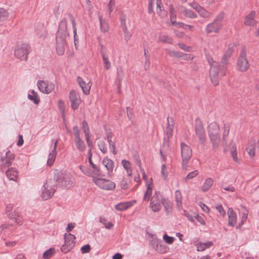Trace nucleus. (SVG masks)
Here are the masks:
<instances>
[{
    "mask_svg": "<svg viewBox=\"0 0 259 259\" xmlns=\"http://www.w3.org/2000/svg\"><path fill=\"white\" fill-rule=\"evenodd\" d=\"M182 14L186 17L194 19L197 18V14L192 12L191 10L185 7H182L179 9Z\"/></svg>",
    "mask_w": 259,
    "mask_h": 259,
    "instance_id": "nucleus-33",
    "label": "nucleus"
},
{
    "mask_svg": "<svg viewBox=\"0 0 259 259\" xmlns=\"http://www.w3.org/2000/svg\"><path fill=\"white\" fill-rule=\"evenodd\" d=\"M167 126L166 130V135L168 138H171L173 134L174 123L172 118L169 117L167 119Z\"/></svg>",
    "mask_w": 259,
    "mask_h": 259,
    "instance_id": "nucleus-35",
    "label": "nucleus"
},
{
    "mask_svg": "<svg viewBox=\"0 0 259 259\" xmlns=\"http://www.w3.org/2000/svg\"><path fill=\"white\" fill-rule=\"evenodd\" d=\"M195 133L199 138V142L203 144L205 141V134L202 122L199 119L195 120Z\"/></svg>",
    "mask_w": 259,
    "mask_h": 259,
    "instance_id": "nucleus-12",
    "label": "nucleus"
},
{
    "mask_svg": "<svg viewBox=\"0 0 259 259\" xmlns=\"http://www.w3.org/2000/svg\"><path fill=\"white\" fill-rule=\"evenodd\" d=\"M176 13L173 8H170V20L171 24L177 27H183L185 24L181 22H176Z\"/></svg>",
    "mask_w": 259,
    "mask_h": 259,
    "instance_id": "nucleus-26",
    "label": "nucleus"
},
{
    "mask_svg": "<svg viewBox=\"0 0 259 259\" xmlns=\"http://www.w3.org/2000/svg\"><path fill=\"white\" fill-rule=\"evenodd\" d=\"M228 215V225L231 227H234L236 223L237 215L232 208H229L227 211Z\"/></svg>",
    "mask_w": 259,
    "mask_h": 259,
    "instance_id": "nucleus-23",
    "label": "nucleus"
},
{
    "mask_svg": "<svg viewBox=\"0 0 259 259\" xmlns=\"http://www.w3.org/2000/svg\"><path fill=\"white\" fill-rule=\"evenodd\" d=\"M77 81L83 93L86 95L89 94L92 85L91 82L89 80L87 81L83 80L82 78L80 77L77 78Z\"/></svg>",
    "mask_w": 259,
    "mask_h": 259,
    "instance_id": "nucleus-19",
    "label": "nucleus"
},
{
    "mask_svg": "<svg viewBox=\"0 0 259 259\" xmlns=\"http://www.w3.org/2000/svg\"><path fill=\"white\" fill-rule=\"evenodd\" d=\"M216 209L220 213V214L223 217H224L226 214V212L224 210L222 205H218L215 206Z\"/></svg>",
    "mask_w": 259,
    "mask_h": 259,
    "instance_id": "nucleus-64",
    "label": "nucleus"
},
{
    "mask_svg": "<svg viewBox=\"0 0 259 259\" xmlns=\"http://www.w3.org/2000/svg\"><path fill=\"white\" fill-rule=\"evenodd\" d=\"M168 247L162 243H157L155 247V250L159 253H165L168 250Z\"/></svg>",
    "mask_w": 259,
    "mask_h": 259,
    "instance_id": "nucleus-42",
    "label": "nucleus"
},
{
    "mask_svg": "<svg viewBox=\"0 0 259 259\" xmlns=\"http://www.w3.org/2000/svg\"><path fill=\"white\" fill-rule=\"evenodd\" d=\"M207 61L210 65L209 77L211 82L214 85L219 84V64L210 56H207Z\"/></svg>",
    "mask_w": 259,
    "mask_h": 259,
    "instance_id": "nucleus-3",
    "label": "nucleus"
},
{
    "mask_svg": "<svg viewBox=\"0 0 259 259\" xmlns=\"http://www.w3.org/2000/svg\"><path fill=\"white\" fill-rule=\"evenodd\" d=\"M39 90L44 94H49L55 89V85L53 83L45 80H39L37 83Z\"/></svg>",
    "mask_w": 259,
    "mask_h": 259,
    "instance_id": "nucleus-10",
    "label": "nucleus"
},
{
    "mask_svg": "<svg viewBox=\"0 0 259 259\" xmlns=\"http://www.w3.org/2000/svg\"><path fill=\"white\" fill-rule=\"evenodd\" d=\"M233 52V47L229 46L228 50L225 53L222 59V63L226 64L228 63V60L231 56Z\"/></svg>",
    "mask_w": 259,
    "mask_h": 259,
    "instance_id": "nucleus-40",
    "label": "nucleus"
},
{
    "mask_svg": "<svg viewBox=\"0 0 259 259\" xmlns=\"http://www.w3.org/2000/svg\"><path fill=\"white\" fill-rule=\"evenodd\" d=\"M222 25L212 21L207 24L205 27V32L207 34L211 33H218L222 28Z\"/></svg>",
    "mask_w": 259,
    "mask_h": 259,
    "instance_id": "nucleus-18",
    "label": "nucleus"
},
{
    "mask_svg": "<svg viewBox=\"0 0 259 259\" xmlns=\"http://www.w3.org/2000/svg\"><path fill=\"white\" fill-rule=\"evenodd\" d=\"M250 65L246 58L245 52L242 51L237 62V69L241 72H245L249 68Z\"/></svg>",
    "mask_w": 259,
    "mask_h": 259,
    "instance_id": "nucleus-9",
    "label": "nucleus"
},
{
    "mask_svg": "<svg viewBox=\"0 0 259 259\" xmlns=\"http://www.w3.org/2000/svg\"><path fill=\"white\" fill-rule=\"evenodd\" d=\"M175 198L178 208L179 209H181L182 204V195L180 191H176L175 194Z\"/></svg>",
    "mask_w": 259,
    "mask_h": 259,
    "instance_id": "nucleus-38",
    "label": "nucleus"
},
{
    "mask_svg": "<svg viewBox=\"0 0 259 259\" xmlns=\"http://www.w3.org/2000/svg\"><path fill=\"white\" fill-rule=\"evenodd\" d=\"M56 185L54 180H48L44 184L41 190V197L44 200H48L52 197L56 190Z\"/></svg>",
    "mask_w": 259,
    "mask_h": 259,
    "instance_id": "nucleus-4",
    "label": "nucleus"
},
{
    "mask_svg": "<svg viewBox=\"0 0 259 259\" xmlns=\"http://www.w3.org/2000/svg\"><path fill=\"white\" fill-rule=\"evenodd\" d=\"M69 100L72 108L73 110L77 109L81 102L79 95L75 91H71L69 95Z\"/></svg>",
    "mask_w": 259,
    "mask_h": 259,
    "instance_id": "nucleus-15",
    "label": "nucleus"
},
{
    "mask_svg": "<svg viewBox=\"0 0 259 259\" xmlns=\"http://www.w3.org/2000/svg\"><path fill=\"white\" fill-rule=\"evenodd\" d=\"M99 20L100 22V28L102 31L106 32L108 30L109 27L106 22L103 21L102 18L100 16Z\"/></svg>",
    "mask_w": 259,
    "mask_h": 259,
    "instance_id": "nucleus-52",
    "label": "nucleus"
},
{
    "mask_svg": "<svg viewBox=\"0 0 259 259\" xmlns=\"http://www.w3.org/2000/svg\"><path fill=\"white\" fill-rule=\"evenodd\" d=\"M36 33L38 37L41 39L45 38L47 35L46 29L42 25L40 26L39 29L36 30Z\"/></svg>",
    "mask_w": 259,
    "mask_h": 259,
    "instance_id": "nucleus-43",
    "label": "nucleus"
},
{
    "mask_svg": "<svg viewBox=\"0 0 259 259\" xmlns=\"http://www.w3.org/2000/svg\"><path fill=\"white\" fill-rule=\"evenodd\" d=\"M197 12L199 13V15L203 18H206L211 17V13L206 11L202 7L200 8Z\"/></svg>",
    "mask_w": 259,
    "mask_h": 259,
    "instance_id": "nucleus-45",
    "label": "nucleus"
},
{
    "mask_svg": "<svg viewBox=\"0 0 259 259\" xmlns=\"http://www.w3.org/2000/svg\"><path fill=\"white\" fill-rule=\"evenodd\" d=\"M248 213V210L245 208L243 207L241 210V222L239 224V227L242 226L244 222L246 220Z\"/></svg>",
    "mask_w": 259,
    "mask_h": 259,
    "instance_id": "nucleus-49",
    "label": "nucleus"
},
{
    "mask_svg": "<svg viewBox=\"0 0 259 259\" xmlns=\"http://www.w3.org/2000/svg\"><path fill=\"white\" fill-rule=\"evenodd\" d=\"M94 183L100 189L105 190H113L115 188L114 182L104 178L94 177Z\"/></svg>",
    "mask_w": 259,
    "mask_h": 259,
    "instance_id": "nucleus-5",
    "label": "nucleus"
},
{
    "mask_svg": "<svg viewBox=\"0 0 259 259\" xmlns=\"http://www.w3.org/2000/svg\"><path fill=\"white\" fill-rule=\"evenodd\" d=\"M102 56L103 63L104 65V68L106 70L110 69L111 68V64L109 60L108 56L104 53H103Z\"/></svg>",
    "mask_w": 259,
    "mask_h": 259,
    "instance_id": "nucleus-46",
    "label": "nucleus"
},
{
    "mask_svg": "<svg viewBox=\"0 0 259 259\" xmlns=\"http://www.w3.org/2000/svg\"><path fill=\"white\" fill-rule=\"evenodd\" d=\"M213 245L211 241H207L205 243L199 242L196 244L197 250L198 251H203L206 248H209Z\"/></svg>",
    "mask_w": 259,
    "mask_h": 259,
    "instance_id": "nucleus-37",
    "label": "nucleus"
},
{
    "mask_svg": "<svg viewBox=\"0 0 259 259\" xmlns=\"http://www.w3.org/2000/svg\"><path fill=\"white\" fill-rule=\"evenodd\" d=\"M99 221L101 223L103 224L107 229H110L113 227V224L112 223L107 222L105 218H100Z\"/></svg>",
    "mask_w": 259,
    "mask_h": 259,
    "instance_id": "nucleus-53",
    "label": "nucleus"
},
{
    "mask_svg": "<svg viewBox=\"0 0 259 259\" xmlns=\"http://www.w3.org/2000/svg\"><path fill=\"white\" fill-rule=\"evenodd\" d=\"M166 51L167 52V54L170 57H176L177 58H180L182 52L179 51H176L170 49H166Z\"/></svg>",
    "mask_w": 259,
    "mask_h": 259,
    "instance_id": "nucleus-51",
    "label": "nucleus"
},
{
    "mask_svg": "<svg viewBox=\"0 0 259 259\" xmlns=\"http://www.w3.org/2000/svg\"><path fill=\"white\" fill-rule=\"evenodd\" d=\"M55 251L54 248H51L46 250L43 254V258L44 259L50 258L54 254Z\"/></svg>",
    "mask_w": 259,
    "mask_h": 259,
    "instance_id": "nucleus-50",
    "label": "nucleus"
},
{
    "mask_svg": "<svg viewBox=\"0 0 259 259\" xmlns=\"http://www.w3.org/2000/svg\"><path fill=\"white\" fill-rule=\"evenodd\" d=\"M29 52V46L27 44H22L16 47L15 50V56L22 61H26Z\"/></svg>",
    "mask_w": 259,
    "mask_h": 259,
    "instance_id": "nucleus-7",
    "label": "nucleus"
},
{
    "mask_svg": "<svg viewBox=\"0 0 259 259\" xmlns=\"http://www.w3.org/2000/svg\"><path fill=\"white\" fill-rule=\"evenodd\" d=\"M65 243L62 245L61 249L68 252L71 249L75 244V237L74 235L68 233L64 235Z\"/></svg>",
    "mask_w": 259,
    "mask_h": 259,
    "instance_id": "nucleus-11",
    "label": "nucleus"
},
{
    "mask_svg": "<svg viewBox=\"0 0 259 259\" xmlns=\"http://www.w3.org/2000/svg\"><path fill=\"white\" fill-rule=\"evenodd\" d=\"M6 174L9 180L17 181L18 172L16 168L13 167L9 168L6 171Z\"/></svg>",
    "mask_w": 259,
    "mask_h": 259,
    "instance_id": "nucleus-30",
    "label": "nucleus"
},
{
    "mask_svg": "<svg viewBox=\"0 0 259 259\" xmlns=\"http://www.w3.org/2000/svg\"><path fill=\"white\" fill-rule=\"evenodd\" d=\"M58 107L62 115H64L65 111V102L62 100H59L58 102Z\"/></svg>",
    "mask_w": 259,
    "mask_h": 259,
    "instance_id": "nucleus-56",
    "label": "nucleus"
},
{
    "mask_svg": "<svg viewBox=\"0 0 259 259\" xmlns=\"http://www.w3.org/2000/svg\"><path fill=\"white\" fill-rule=\"evenodd\" d=\"M163 239L168 244H171L175 240V238L174 237L169 236L166 234H165L163 236Z\"/></svg>",
    "mask_w": 259,
    "mask_h": 259,
    "instance_id": "nucleus-60",
    "label": "nucleus"
},
{
    "mask_svg": "<svg viewBox=\"0 0 259 259\" xmlns=\"http://www.w3.org/2000/svg\"><path fill=\"white\" fill-rule=\"evenodd\" d=\"M181 156L182 158V166L186 168L187 164L192 156V150L190 147L184 143L181 144Z\"/></svg>",
    "mask_w": 259,
    "mask_h": 259,
    "instance_id": "nucleus-8",
    "label": "nucleus"
},
{
    "mask_svg": "<svg viewBox=\"0 0 259 259\" xmlns=\"http://www.w3.org/2000/svg\"><path fill=\"white\" fill-rule=\"evenodd\" d=\"M155 4L156 5L157 13L162 17L166 16L165 11L160 5L161 0H149V13H150L152 12V6Z\"/></svg>",
    "mask_w": 259,
    "mask_h": 259,
    "instance_id": "nucleus-14",
    "label": "nucleus"
},
{
    "mask_svg": "<svg viewBox=\"0 0 259 259\" xmlns=\"http://www.w3.org/2000/svg\"><path fill=\"white\" fill-rule=\"evenodd\" d=\"M213 180L212 178H207L200 187V190L203 192L208 191L213 185Z\"/></svg>",
    "mask_w": 259,
    "mask_h": 259,
    "instance_id": "nucleus-34",
    "label": "nucleus"
},
{
    "mask_svg": "<svg viewBox=\"0 0 259 259\" xmlns=\"http://www.w3.org/2000/svg\"><path fill=\"white\" fill-rule=\"evenodd\" d=\"M124 75L123 70L120 68L117 69L116 81L117 82V92L120 93L121 82Z\"/></svg>",
    "mask_w": 259,
    "mask_h": 259,
    "instance_id": "nucleus-36",
    "label": "nucleus"
},
{
    "mask_svg": "<svg viewBox=\"0 0 259 259\" xmlns=\"http://www.w3.org/2000/svg\"><path fill=\"white\" fill-rule=\"evenodd\" d=\"M198 174V171L197 170H195L193 171L189 172L185 177V180L186 181L192 179L193 178L196 177Z\"/></svg>",
    "mask_w": 259,
    "mask_h": 259,
    "instance_id": "nucleus-59",
    "label": "nucleus"
},
{
    "mask_svg": "<svg viewBox=\"0 0 259 259\" xmlns=\"http://www.w3.org/2000/svg\"><path fill=\"white\" fill-rule=\"evenodd\" d=\"M91 166L93 168V171L92 172V174L93 175L92 178L93 179H94V177H96V176L100 175V171L98 167L95 164H93Z\"/></svg>",
    "mask_w": 259,
    "mask_h": 259,
    "instance_id": "nucleus-57",
    "label": "nucleus"
},
{
    "mask_svg": "<svg viewBox=\"0 0 259 259\" xmlns=\"http://www.w3.org/2000/svg\"><path fill=\"white\" fill-rule=\"evenodd\" d=\"M230 131V126L228 124L225 123L223 126V139L226 140V138L228 137Z\"/></svg>",
    "mask_w": 259,
    "mask_h": 259,
    "instance_id": "nucleus-54",
    "label": "nucleus"
},
{
    "mask_svg": "<svg viewBox=\"0 0 259 259\" xmlns=\"http://www.w3.org/2000/svg\"><path fill=\"white\" fill-rule=\"evenodd\" d=\"M146 191L144 194L143 200L145 201H148L151 198L153 187V180L151 178L149 179V181L146 182Z\"/></svg>",
    "mask_w": 259,
    "mask_h": 259,
    "instance_id": "nucleus-20",
    "label": "nucleus"
},
{
    "mask_svg": "<svg viewBox=\"0 0 259 259\" xmlns=\"http://www.w3.org/2000/svg\"><path fill=\"white\" fill-rule=\"evenodd\" d=\"M98 146L100 150L103 154H106L107 152V149L106 146V144L104 141H100L98 144Z\"/></svg>",
    "mask_w": 259,
    "mask_h": 259,
    "instance_id": "nucleus-61",
    "label": "nucleus"
},
{
    "mask_svg": "<svg viewBox=\"0 0 259 259\" xmlns=\"http://www.w3.org/2000/svg\"><path fill=\"white\" fill-rule=\"evenodd\" d=\"M180 58L184 60H192L194 58V57L191 54L182 53Z\"/></svg>",
    "mask_w": 259,
    "mask_h": 259,
    "instance_id": "nucleus-62",
    "label": "nucleus"
},
{
    "mask_svg": "<svg viewBox=\"0 0 259 259\" xmlns=\"http://www.w3.org/2000/svg\"><path fill=\"white\" fill-rule=\"evenodd\" d=\"M158 41L164 43L171 44L172 43V39L167 35H160L158 37Z\"/></svg>",
    "mask_w": 259,
    "mask_h": 259,
    "instance_id": "nucleus-48",
    "label": "nucleus"
},
{
    "mask_svg": "<svg viewBox=\"0 0 259 259\" xmlns=\"http://www.w3.org/2000/svg\"><path fill=\"white\" fill-rule=\"evenodd\" d=\"M6 212L9 218L12 220H16L19 216V212L14 209L13 205L11 204L7 205Z\"/></svg>",
    "mask_w": 259,
    "mask_h": 259,
    "instance_id": "nucleus-21",
    "label": "nucleus"
},
{
    "mask_svg": "<svg viewBox=\"0 0 259 259\" xmlns=\"http://www.w3.org/2000/svg\"><path fill=\"white\" fill-rule=\"evenodd\" d=\"M168 171L166 166L165 164H162L161 167V177L164 180H167L168 177Z\"/></svg>",
    "mask_w": 259,
    "mask_h": 259,
    "instance_id": "nucleus-55",
    "label": "nucleus"
},
{
    "mask_svg": "<svg viewBox=\"0 0 259 259\" xmlns=\"http://www.w3.org/2000/svg\"><path fill=\"white\" fill-rule=\"evenodd\" d=\"M162 204H163L166 212L168 213L171 211L172 209V204L170 201L163 198Z\"/></svg>",
    "mask_w": 259,
    "mask_h": 259,
    "instance_id": "nucleus-44",
    "label": "nucleus"
},
{
    "mask_svg": "<svg viewBox=\"0 0 259 259\" xmlns=\"http://www.w3.org/2000/svg\"><path fill=\"white\" fill-rule=\"evenodd\" d=\"M135 203V200L121 202L116 204L115 208L118 211H123L131 207Z\"/></svg>",
    "mask_w": 259,
    "mask_h": 259,
    "instance_id": "nucleus-27",
    "label": "nucleus"
},
{
    "mask_svg": "<svg viewBox=\"0 0 259 259\" xmlns=\"http://www.w3.org/2000/svg\"><path fill=\"white\" fill-rule=\"evenodd\" d=\"M28 98L35 104H37L40 101L37 94L34 90L29 91L28 95Z\"/></svg>",
    "mask_w": 259,
    "mask_h": 259,
    "instance_id": "nucleus-39",
    "label": "nucleus"
},
{
    "mask_svg": "<svg viewBox=\"0 0 259 259\" xmlns=\"http://www.w3.org/2000/svg\"><path fill=\"white\" fill-rule=\"evenodd\" d=\"M14 159L15 155L14 153L9 150L5 154L2 155L0 161L2 165L8 167L12 164Z\"/></svg>",
    "mask_w": 259,
    "mask_h": 259,
    "instance_id": "nucleus-13",
    "label": "nucleus"
},
{
    "mask_svg": "<svg viewBox=\"0 0 259 259\" xmlns=\"http://www.w3.org/2000/svg\"><path fill=\"white\" fill-rule=\"evenodd\" d=\"M74 179L72 177L69 175H66L63 177L61 182L62 185L67 189H70L74 186Z\"/></svg>",
    "mask_w": 259,
    "mask_h": 259,
    "instance_id": "nucleus-25",
    "label": "nucleus"
},
{
    "mask_svg": "<svg viewBox=\"0 0 259 259\" xmlns=\"http://www.w3.org/2000/svg\"><path fill=\"white\" fill-rule=\"evenodd\" d=\"M224 19V14L220 13L214 19L213 21L214 22L218 23L219 24H222V22Z\"/></svg>",
    "mask_w": 259,
    "mask_h": 259,
    "instance_id": "nucleus-63",
    "label": "nucleus"
},
{
    "mask_svg": "<svg viewBox=\"0 0 259 259\" xmlns=\"http://www.w3.org/2000/svg\"><path fill=\"white\" fill-rule=\"evenodd\" d=\"M80 170L85 175L92 177V174L91 171L88 167L83 166L80 165L79 167Z\"/></svg>",
    "mask_w": 259,
    "mask_h": 259,
    "instance_id": "nucleus-58",
    "label": "nucleus"
},
{
    "mask_svg": "<svg viewBox=\"0 0 259 259\" xmlns=\"http://www.w3.org/2000/svg\"><path fill=\"white\" fill-rule=\"evenodd\" d=\"M74 143L77 150L80 152H83L85 149V145L83 140L78 136L77 133L75 134L74 137Z\"/></svg>",
    "mask_w": 259,
    "mask_h": 259,
    "instance_id": "nucleus-22",
    "label": "nucleus"
},
{
    "mask_svg": "<svg viewBox=\"0 0 259 259\" xmlns=\"http://www.w3.org/2000/svg\"><path fill=\"white\" fill-rule=\"evenodd\" d=\"M121 164L124 169L126 171L127 176L128 177H131L133 174L131 163L127 160L123 159L121 161Z\"/></svg>",
    "mask_w": 259,
    "mask_h": 259,
    "instance_id": "nucleus-29",
    "label": "nucleus"
},
{
    "mask_svg": "<svg viewBox=\"0 0 259 259\" xmlns=\"http://www.w3.org/2000/svg\"><path fill=\"white\" fill-rule=\"evenodd\" d=\"M256 16V12L252 11L249 14L246 15L244 19V24L248 26H255L257 21L255 19Z\"/></svg>",
    "mask_w": 259,
    "mask_h": 259,
    "instance_id": "nucleus-17",
    "label": "nucleus"
},
{
    "mask_svg": "<svg viewBox=\"0 0 259 259\" xmlns=\"http://www.w3.org/2000/svg\"><path fill=\"white\" fill-rule=\"evenodd\" d=\"M9 12L7 10L0 8V22L6 20L9 17Z\"/></svg>",
    "mask_w": 259,
    "mask_h": 259,
    "instance_id": "nucleus-47",
    "label": "nucleus"
},
{
    "mask_svg": "<svg viewBox=\"0 0 259 259\" xmlns=\"http://www.w3.org/2000/svg\"><path fill=\"white\" fill-rule=\"evenodd\" d=\"M207 132L213 148H217L221 143V131L219 125L212 122L207 126Z\"/></svg>",
    "mask_w": 259,
    "mask_h": 259,
    "instance_id": "nucleus-2",
    "label": "nucleus"
},
{
    "mask_svg": "<svg viewBox=\"0 0 259 259\" xmlns=\"http://www.w3.org/2000/svg\"><path fill=\"white\" fill-rule=\"evenodd\" d=\"M102 164L106 169L107 175L108 176H111L114 167V161L108 157H106L103 159Z\"/></svg>",
    "mask_w": 259,
    "mask_h": 259,
    "instance_id": "nucleus-16",
    "label": "nucleus"
},
{
    "mask_svg": "<svg viewBox=\"0 0 259 259\" xmlns=\"http://www.w3.org/2000/svg\"><path fill=\"white\" fill-rule=\"evenodd\" d=\"M255 141L252 139L249 141L246 147L247 152L251 158L255 156Z\"/></svg>",
    "mask_w": 259,
    "mask_h": 259,
    "instance_id": "nucleus-31",
    "label": "nucleus"
},
{
    "mask_svg": "<svg viewBox=\"0 0 259 259\" xmlns=\"http://www.w3.org/2000/svg\"><path fill=\"white\" fill-rule=\"evenodd\" d=\"M163 196L159 192L156 191L153 196L151 198L149 205L150 208L154 212H158L161 208V204L163 200Z\"/></svg>",
    "mask_w": 259,
    "mask_h": 259,
    "instance_id": "nucleus-6",
    "label": "nucleus"
},
{
    "mask_svg": "<svg viewBox=\"0 0 259 259\" xmlns=\"http://www.w3.org/2000/svg\"><path fill=\"white\" fill-rule=\"evenodd\" d=\"M132 184V181L128 177L124 176L120 180L119 185L122 190H128Z\"/></svg>",
    "mask_w": 259,
    "mask_h": 259,
    "instance_id": "nucleus-28",
    "label": "nucleus"
},
{
    "mask_svg": "<svg viewBox=\"0 0 259 259\" xmlns=\"http://www.w3.org/2000/svg\"><path fill=\"white\" fill-rule=\"evenodd\" d=\"M57 154V152H55V150H52L48 155V160H47V165L49 166H52L56 159Z\"/></svg>",
    "mask_w": 259,
    "mask_h": 259,
    "instance_id": "nucleus-41",
    "label": "nucleus"
},
{
    "mask_svg": "<svg viewBox=\"0 0 259 259\" xmlns=\"http://www.w3.org/2000/svg\"><path fill=\"white\" fill-rule=\"evenodd\" d=\"M82 128L84 134L85 140L89 146H91V141L90 140V130L88 123L85 121H83L82 124Z\"/></svg>",
    "mask_w": 259,
    "mask_h": 259,
    "instance_id": "nucleus-32",
    "label": "nucleus"
},
{
    "mask_svg": "<svg viewBox=\"0 0 259 259\" xmlns=\"http://www.w3.org/2000/svg\"><path fill=\"white\" fill-rule=\"evenodd\" d=\"M67 23L65 19L62 20L59 26V29L56 36V49L59 55L64 54L66 44V38L69 36L67 29Z\"/></svg>",
    "mask_w": 259,
    "mask_h": 259,
    "instance_id": "nucleus-1",
    "label": "nucleus"
},
{
    "mask_svg": "<svg viewBox=\"0 0 259 259\" xmlns=\"http://www.w3.org/2000/svg\"><path fill=\"white\" fill-rule=\"evenodd\" d=\"M121 25L124 33V39L126 41L130 39L132 34L126 26V19L124 16L120 17Z\"/></svg>",
    "mask_w": 259,
    "mask_h": 259,
    "instance_id": "nucleus-24",
    "label": "nucleus"
}]
</instances>
